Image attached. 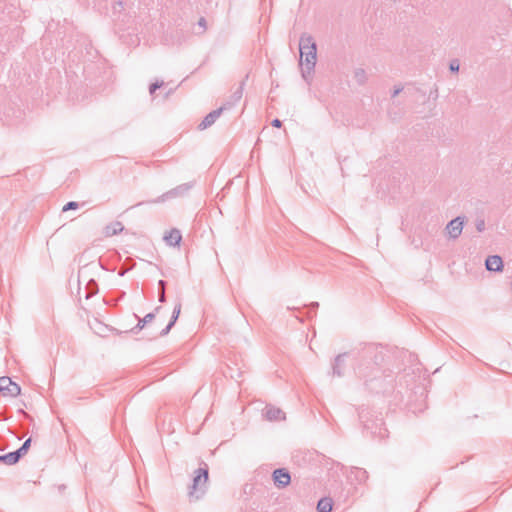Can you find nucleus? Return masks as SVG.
<instances>
[{
    "mask_svg": "<svg viewBox=\"0 0 512 512\" xmlns=\"http://www.w3.org/2000/svg\"><path fill=\"white\" fill-rule=\"evenodd\" d=\"M300 64L303 66L302 77L309 82L317 60V45L309 34H302L299 39Z\"/></svg>",
    "mask_w": 512,
    "mask_h": 512,
    "instance_id": "nucleus-1",
    "label": "nucleus"
},
{
    "mask_svg": "<svg viewBox=\"0 0 512 512\" xmlns=\"http://www.w3.org/2000/svg\"><path fill=\"white\" fill-rule=\"evenodd\" d=\"M208 468L200 467L195 471V476L193 477V483L189 488V496L195 497V499H199L205 493V486L208 481Z\"/></svg>",
    "mask_w": 512,
    "mask_h": 512,
    "instance_id": "nucleus-2",
    "label": "nucleus"
},
{
    "mask_svg": "<svg viewBox=\"0 0 512 512\" xmlns=\"http://www.w3.org/2000/svg\"><path fill=\"white\" fill-rule=\"evenodd\" d=\"M192 187H193V182L183 183V184L178 185L177 187L167 191L166 193L162 194L158 198L149 200L146 203L157 204V203L165 202L166 200H169V199L182 197V196L186 195ZM144 203L145 202H139L135 206H141Z\"/></svg>",
    "mask_w": 512,
    "mask_h": 512,
    "instance_id": "nucleus-3",
    "label": "nucleus"
},
{
    "mask_svg": "<svg viewBox=\"0 0 512 512\" xmlns=\"http://www.w3.org/2000/svg\"><path fill=\"white\" fill-rule=\"evenodd\" d=\"M0 392L4 395L16 397L20 395L21 388L17 383L13 382L11 378L3 376L0 377Z\"/></svg>",
    "mask_w": 512,
    "mask_h": 512,
    "instance_id": "nucleus-4",
    "label": "nucleus"
},
{
    "mask_svg": "<svg viewBox=\"0 0 512 512\" xmlns=\"http://www.w3.org/2000/svg\"><path fill=\"white\" fill-rule=\"evenodd\" d=\"M464 218L458 216L452 219L446 226V230L451 239H457L463 230Z\"/></svg>",
    "mask_w": 512,
    "mask_h": 512,
    "instance_id": "nucleus-5",
    "label": "nucleus"
},
{
    "mask_svg": "<svg viewBox=\"0 0 512 512\" xmlns=\"http://www.w3.org/2000/svg\"><path fill=\"white\" fill-rule=\"evenodd\" d=\"M273 480L278 488H284L290 484L291 476L287 469L278 468L273 471Z\"/></svg>",
    "mask_w": 512,
    "mask_h": 512,
    "instance_id": "nucleus-6",
    "label": "nucleus"
},
{
    "mask_svg": "<svg viewBox=\"0 0 512 512\" xmlns=\"http://www.w3.org/2000/svg\"><path fill=\"white\" fill-rule=\"evenodd\" d=\"M503 259L499 255H490L485 260V268L490 272H501L503 270Z\"/></svg>",
    "mask_w": 512,
    "mask_h": 512,
    "instance_id": "nucleus-7",
    "label": "nucleus"
},
{
    "mask_svg": "<svg viewBox=\"0 0 512 512\" xmlns=\"http://www.w3.org/2000/svg\"><path fill=\"white\" fill-rule=\"evenodd\" d=\"M226 110V107H220L216 110H213L209 114H207L204 119L201 121V123L198 125L199 130H205L211 125L215 123V121L220 117L222 112Z\"/></svg>",
    "mask_w": 512,
    "mask_h": 512,
    "instance_id": "nucleus-8",
    "label": "nucleus"
},
{
    "mask_svg": "<svg viewBox=\"0 0 512 512\" xmlns=\"http://www.w3.org/2000/svg\"><path fill=\"white\" fill-rule=\"evenodd\" d=\"M160 309V306L156 307L154 312L148 313L142 319L135 315V317L138 319V323L135 327L131 329V332L137 334L139 331H141L147 323H150L151 321L154 320L156 313H158Z\"/></svg>",
    "mask_w": 512,
    "mask_h": 512,
    "instance_id": "nucleus-9",
    "label": "nucleus"
},
{
    "mask_svg": "<svg viewBox=\"0 0 512 512\" xmlns=\"http://www.w3.org/2000/svg\"><path fill=\"white\" fill-rule=\"evenodd\" d=\"M244 86H245V80H243L240 83L239 87L232 93V95L223 104L222 107H226V110H227V109H230L231 107H233L234 105H236L243 96Z\"/></svg>",
    "mask_w": 512,
    "mask_h": 512,
    "instance_id": "nucleus-10",
    "label": "nucleus"
},
{
    "mask_svg": "<svg viewBox=\"0 0 512 512\" xmlns=\"http://www.w3.org/2000/svg\"><path fill=\"white\" fill-rule=\"evenodd\" d=\"M180 312H181V303L179 302L175 305V307L173 309L169 323L167 324V326L164 329L161 330L160 336H165L170 332L172 327L175 325V323L180 315Z\"/></svg>",
    "mask_w": 512,
    "mask_h": 512,
    "instance_id": "nucleus-11",
    "label": "nucleus"
},
{
    "mask_svg": "<svg viewBox=\"0 0 512 512\" xmlns=\"http://www.w3.org/2000/svg\"><path fill=\"white\" fill-rule=\"evenodd\" d=\"M347 353L339 354L335 357L332 365L333 375L341 377L343 375V368L345 366V357Z\"/></svg>",
    "mask_w": 512,
    "mask_h": 512,
    "instance_id": "nucleus-12",
    "label": "nucleus"
},
{
    "mask_svg": "<svg viewBox=\"0 0 512 512\" xmlns=\"http://www.w3.org/2000/svg\"><path fill=\"white\" fill-rule=\"evenodd\" d=\"M181 239V232L176 228L171 229L169 233L164 236V240L169 246H178L181 242Z\"/></svg>",
    "mask_w": 512,
    "mask_h": 512,
    "instance_id": "nucleus-13",
    "label": "nucleus"
},
{
    "mask_svg": "<svg viewBox=\"0 0 512 512\" xmlns=\"http://www.w3.org/2000/svg\"><path fill=\"white\" fill-rule=\"evenodd\" d=\"M264 416L267 420L273 421V420H279L284 418V413L281 409L273 407V406H267L264 409Z\"/></svg>",
    "mask_w": 512,
    "mask_h": 512,
    "instance_id": "nucleus-14",
    "label": "nucleus"
},
{
    "mask_svg": "<svg viewBox=\"0 0 512 512\" xmlns=\"http://www.w3.org/2000/svg\"><path fill=\"white\" fill-rule=\"evenodd\" d=\"M124 229V226L121 222L119 221H116V222H113V223H110L109 225H107L104 229V233H105V236H114V235H117L118 233L122 232Z\"/></svg>",
    "mask_w": 512,
    "mask_h": 512,
    "instance_id": "nucleus-15",
    "label": "nucleus"
},
{
    "mask_svg": "<svg viewBox=\"0 0 512 512\" xmlns=\"http://www.w3.org/2000/svg\"><path fill=\"white\" fill-rule=\"evenodd\" d=\"M19 460H20V458L15 451L9 452L4 455H0V462L4 463L6 465H14V464L18 463Z\"/></svg>",
    "mask_w": 512,
    "mask_h": 512,
    "instance_id": "nucleus-16",
    "label": "nucleus"
},
{
    "mask_svg": "<svg viewBox=\"0 0 512 512\" xmlns=\"http://www.w3.org/2000/svg\"><path fill=\"white\" fill-rule=\"evenodd\" d=\"M333 508V502L331 498L325 497L318 501L317 511L318 512H331Z\"/></svg>",
    "mask_w": 512,
    "mask_h": 512,
    "instance_id": "nucleus-17",
    "label": "nucleus"
},
{
    "mask_svg": "<svg viewBox=\"0 0 512 512\" xmlns=\"http://www.w3.org/2000/svg\"><path fill=\"white\" fill-rule=\"evenodd\" d=\"M351 475H353L354 479L359 483H363L368 479V472L363 468L353 467L351 469Z\"/></svg>",
    "mask_w": 512,
    "mask_h": 512,
    "instance_id": "nucleus-18",
    "label": "nucleus"
},
{
    "mask_svg": "<svg viewBox=\"0 0 512 512\" xmlns=\"http://www.w3.org/2000/svg\"><path fill=\"white\" fill-rule=\"evenodd\" d=\"M353 78L358 85H364L367 80V73L363 68H356L353 73Z\"/></svg>",
    "mask_w": 512,
    "mask_h": 512,
    "instance_id": "nucleus-19",
    "label": "nucleus"
},
{
    "mask_svg": "<svg viewBox=\"0 0 512 512\" xmlns=\"http://www.w3.org/2000/svg\"><path fill=\"white\" fill-rule=\"evenodd\" d=\"M366 350H367V352H366L367 355H369V356L374 355V362H373L374 366L371 368V370L373 372L374 371L378 372V369H376L375 366H377L379 364V361L382 360V356L380 354L378 355L376 353L377 348L373 345H369Z\"/></svg>",
    "mask_w": 512,
    "mask_h": 512,
    "instance_id": "nucleus-20",
    "label": "nucleus"
},
{
    "mask_svg": "<svg viewBox=\"0 0 512 512\" xmlns=\"http://www.w3.org/2000/svg\"><path fill=\"white\" fill-rule=\"evenodd\" d=\"M86 298H90L98 292V284L94 279H90L86 285Z\"/></svg>",
    "mask_w": 512,
    "mask_h": 512,
    "instance_id": "nucleus-21",
    "label": "nucleus"
},
{
    "mask_svg": "<svg viewBox=\"0 0 512 512\" xmlns=\"http://www.w3.org/2000/svg\"><path fill=\"white\" fill-rule=\"evenodd\" d=\"M31 441H32L31 438L26 439L23 442V444L17 450H15V452L18 454L20 459L28 452L30 445H31Z\"/></svg>",
    "mask_w": 512,
    "mask_h": 512,
    "instance_id": "nucleus-22",
    "label": "nucleus"
},
{
    "mask_svg": "<svg viewBox=\"0 0 512 512\" xmlns=\"http://www.w3.org/2000/svg\"><path fill=\"white\" fill-rule=\"evenodd\" d=\"M368 369V367H363V365H360L358 368H357V374L359 377L361 378H365L367 379L369 376H370V373L367 372L366 370ZM368 380H366L367 382Z\"/></svg>",
    "mask_w": 512,
    "mask_h": 512,
    "instance_id": "nucleus-23",
    "label": "nucleus"
},
{
    "mask_svg": "<svg viewBox=\"0 0 512 512\" xmlns=\"http://www.w3.org/2000/svg\"><path fill=\"white\" fill-rule=\"evenodd\" d=\"M79 207V204L78 202H75V201H69L67 202L63 208H62V211L63 212H66V211H69V210H75Z\"/></svg>",
    "mask_w": 512,
    "mask_h": 512,
    "instance_id": "nucleus-24",
    "label": "nucleus"
},
{
    "mask_svg": "<svg viewBox=\"0 0 512 512\" xmlns=\"http://www.w3.org/2000/svg\"><path fill=\"white\" fill-rule=\"evenodd\" d=\"M475 227L478 232H483L486 227L485 220L483 218H477L475 221Z\"/></svg>",
    "mask_w": 512,
    "mask_h": 512,
    "instance_id": "nucleus-25",
    "label": "nucleus"
},
{
    "mask_svg": "<svg viewBox=\"0 0 512 512\" xmlns=\"http://www.w3.org/2000/svg\"><path fill=\"white\" fill-rule=\"evenodd\" d=\"M164 85V82L163 81H156L154 83H152L150 86H149V92L151 95H153L155 93V91L159 88H161L162 86Z\"/></svg>",
    "mask_w": 512,
    "mask_h": 512,
    "instance_id": "nucleus-26",
    "label": "nucleus"
},
{
    "mask_svg": "<svg viewBox=\"0 0 512 512\" xmlns=\"http://www.w3.org/2000/svg\"><path fill=\"white\" fill-rule=\"evenodd\" d=\"M449 69L451 72H458L460 69L459 61L457 59L452 60L449 64Z\"/></svg>",
    "mask_w": 512,
    "mask_h": 512,
    "instance_id": "nucleus-27",
    "label": "nucleus"
},
{
    "mask_svg": "<svg viewBox=\"0 0 512 512\" xmlns=\"http://www.w3.org/2000/svg\"><path fill=\"white\" fill-rule=\"evenodd\" d=\"M166 290H163V289H158V301L160 303H165L166 302V293H165Z\"/></svg>",
    "mask_w": 512,
    "mask_h": 512,
    "instance_id": "nucleus-28",
    "label": "nucleus"
},
{
    "mask_svg": "<svg viewBox=\"0 0 512 512\" xmlns=\"http://www.w3.org/2000/svg\"><path fill=\"white\" fill-rule=\"evenodd\" d=\"M402 90H403L402 86H395L393 93H392V97H396L397 95H399L402 92Z\"/></svg>",
    "mask_w": 512,
    "mask_h": 512,
    "instance_id": "nucleus-29",
    "label": "nucleus"
},
{
    "mask_svg": "<svg viewBox=\"0 0 512 512\" xmlns=\"http://www.w3.org/2000/svg\"><path fill=\"white\" fill-rule=\"evenodd\" d=\"M271 125L275 128H280L282 126V121L276 118L272 120Z\"/></svg>",
    "mask_w": 512,
    "mask_h": 512,
    "instance_id": "nucleus-30",
    "label": "nucleus"
},
{
    "mask_svg": "<svg viewBox=\"0 0 512 512\" xmlns=\"http://www.w3.org/2000/svg\"><path fill=\"white\" fill-rule=\"evenodd\" d=\"M158 289L166 290V281H164V280H159V281H158Z\"/></svg>",
    "mask_w": 512,
    "mask_h": 512,
    "instance_id": "nucleus-31",
    "label": "nucleus"
},
{
    "mask_svg": "<svg viewBox=\"0 0 512 512\" xmlns=\"http://www.w3.org/2000/svg\"><path fill=\"white\" fill-rule=\"evenodd\" d=\"M318 307H319V303L318 302H312V303L309 304L310 310L315 311Z\"/></svg>",
    "mask_w": 512,
    "mask_h": 512,
    "instance_id": "nucleus-32",
    "label": "nucleus"
},
{
    "mask_svg": "<svg viewBox=\"0 0 512 512\" xmlns=\"http://www.w3.org/2000/svg\"><path fill=\"white\" fill-rule=\"evenodd\" d=\"M198 25L205 29L206 28V20L204 18H200L198 21Z\"/></svg>",
    "mask_w": 512,
    "mask_h": 512,
    "instance_id": "nucleus-33",
    "label": "nucleus"
},
{
    "mask_svg": "<svg viewBox=\"0 0 512 512\" xmlns=\"http://www.w3.org/2000/svg\"><path fill=\"white\" fill-rule=\"evenodd\" d=\"M386 429H379V437L384 438L386 436Z\"/></svg>",
    "mask_w": 512,
    "mask_h": 512,
    "instance_id": "nucleus-34",
    "label": "nucleus"
},
{
    "mask_svg": "<svg viewBox=\"0 0 512 512\" xmlns=\"http://www.w3.org/2000/svg\"><path fill=\"white\" fill-rule=\"evenodd\" d=\"M126 272H127V269H123V268H121V269L119 270V272H118V275L122 277V276H124V275L126 274Z\"/></svg>",
    "mask_w": 512,
    "mask_h": 512,
    "instance_id": "nucleus-35",
    "label": "nucleus"
},
{
    "mask_svg": "<svg viewBox=\"0 0 512 512\" xmlns=\"http://www.w3.org/2000/svg\"><path fill=\"white\" fill-rule=\"evenodd\" d=\"M172 93H173V89H169V90L166 92L165 97H166V98H167V97H169V95H170V94H172Z\"/></svg>",
    "mask_w": 512,
    "mask_h": 512,
    "instance_id": "nucleus-36",
    "label": "nucleus"
}]
</instances>
